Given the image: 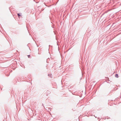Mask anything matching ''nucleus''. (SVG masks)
<instances>
[{"label":"nucleus","instance_id":"1","mask_svg":"<svg viewBox=\"0 0 121 121\" xmlns=\"http://www.w3.org/2000/svg\"><path fill=\"white\" fill-rule=\"evenodd\" d=\"M50 92L49 91H48L46 92L47 95L48 94H50Z\"/></svg>","mask_w":121,"mask_h":121},{"label":"nucleus","instance_id":"2","mask_svg":"<svg viewBox=\"0 0 121 121\" xmlns=\"http://www.w3.org/2000/svg\"><path fill=\"white\" fill-rule=\"evenodd\" d=\"M115 76L116 77L118 78V74H116Z\"/></svg>","mask_w":121,"mask_h":121},{"label":"nucleus","instance_id":"3","mask_svg":"<svg viewBox=\"0 0 121 121\" xmlns=\"http://www.w3.org/2000/svg\"><path fill=\"white\" fill-rule=\"evenodd\" d=\"M48 76H51V74H49L48 75Z\"/></svg>","mask_w":121,"mask_h":121},{"label":"nucleus","instance_id":"4","mask_svg":"<svg viewBox=\"0 0 121 121\" xmlns=\"http://www.w3.org/2000/svg\"><path fill=\"white\" fill-rule=\"evenodd\" d=\"M17 15L18 17H19L20 16L19 13H18L17 14Z\"/></svg>","mask_w":121,"mask_h":121},{"label":"nucleus","instance_id":"5","mask_svg":"<svg viewBox=\"0 0 121 121\" xmlns=\"http://www.w3.org/2000/svg\"><path fill=\"white\" fill-rule=\"evenodd\" d=\"M28 58H29V57L30 56V55H29L28 56Z\"/></svg>","mask_w":121,"mask_h":121},{"label":"nucleus","instance_id":"6","mask_svg":"<svg viewBox=\"0 0 121 121\" xmlns=\"http://www.w3.org/2000/svg\"><path fill=\"white\" fill-rule=\"evenodd\" d=\"M104 13H104L103 14H102V15H101V16H103V15L104 14Z\"/></svg>","mask_w":121,"mask_h":121},{"label":"nucleus","instance_id":"7","mask_svg":"<svg viewBox=\"0 0 121 121\" xmlns=\"http://www.w3.org/2000/svg\"><path fill=\"white\" fill-rule=\"evenodd\" d=\"M95 117L96 118V117Z\"/></svg>","mask_w":121,"mask_h":121}]
</instances>
